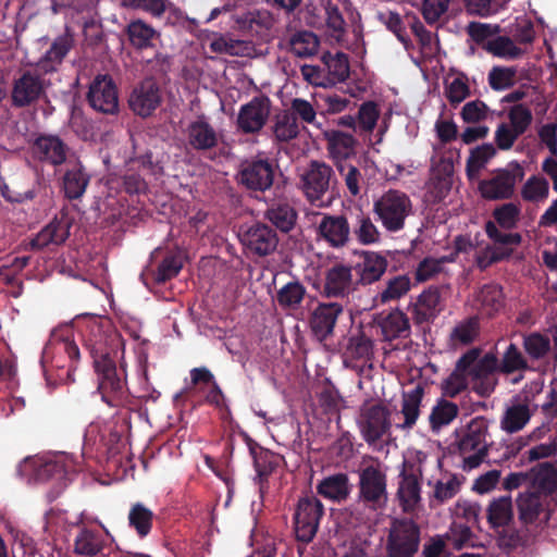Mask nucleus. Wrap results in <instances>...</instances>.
<instances>
[{
    "label": "nucleus",
    "instance_id": "obj_1",
    "mask_svg": "<svg viewBox=\"0 0 557 557\" xmlns=\"http://www.w3.org/2000/svg\"><path fill=\"white\" fill-rule=\"evenodd\" d=\"M84 346L95 358V366L99 372V389L103 396L123 388V381L117 376L116 369L108 358V348L120 342L112 322L102 315H84L78 322Z\"/></svg>",
    "mask_w": 557,
    "mask_h": 557
},
{
    "label": "nucleus",
    "instance_id": "obj_2",
    "mask_svg": "<svg viewBox=\"0 0 557 557\" xmlns=\"http://www.w3.org/2000/svg\"><path fill=\"white\" fill-rule=\"evenodd\" d=\"M77 470L76 461L67 455L54 457L29 456L17 466V475L27 484L55 482L59 485L67 479L71 472Z\"/></svg>",
    "mask_w": 557,
    "mask_h": 557
},
{
    "label": "nucleus",
    "instance_id": "obj_3",
    "mask_svg": "<svg viewBox=\"0 0 557 557\" xmlns=\"http://www.w3.org/2000/svg\"><path fill=\"white\" fill-rule=\"evenodd\" d=\"M459 369L468 375L473 391L480 396L493 393L498 370V359L494 354L482 355L479 349H471L459 359Z\"/></svg>",
    "mask_w": 557,
    "mask_h": 557
},
{
    "label": "nucleus",
    "instance_id": "obj_4",
    "mask_svg": "<svg viewBox=\"0 0 557 557\" xmlns=\"http://www.w3.org/2000/svg\"><path fill=\"white\" fill-rule=\"evenodd\" d=\"M79 357L77 345L71 339L52 342L42 355V367L48 384L72 381L73 363Z\"/></svg>",
    "mask_w": 557,
    "mask_h": 557
},
{
    "label": "nucleus",
    "instance_id": "obj_5",
    "mask_svg": "<svg viewBox=\"0 0 557 557\" xmlns=\"http://www.w3.org/2000/svg\"><path fill=\"white\" fill-rule=\"evenodd\" d=\"M487 422L483 418H474L468 424L458 443L459 467L463 471L479 468L487 456Z\"/></svg>",
    "mask_w": 557,
    "mask_h": 557
},
{
    "label": "nucleus",
    "instance_id": "obj_6",
    "mask_svg": "<svg viewBox=\"0 0 557 557\" xmlns=\"http://www.w3.org/2000/svg\"><path fill=\"white\" fill-rule=\"evenodd\" d=\"M373 211L387 232L396 233L405 227L407 218L412 214V203L405 193L388 190L374 202Z\"/></svg>",
    "mask_w": 557,
    "mask_h": 557
},
{
    "label": "nucleus",
    "instance_id": "obj_7",
    "mask_svg": "<svg viewBox=\"0 0 557 557\" xmlns=\"http://www.w3.org/2000/svg\"><path fill=\"white\" fill-rule=\"evenodd\" d=\"M425 455L421 451L416 454L414 460L406 458L399 474L397 498L400 507L406 512L416 511L421 503L420 479L422 478L421 462Z\"/></svg>",
    "mask_w": 557,
    "mask_h": 557
},
{
    "label": "nucleus",
    "instance_id": "obj_8",
    "mask_svg": "<svg viewBox=\"0 0 557 557\" xmlns=\"http://www.w3.org/2000/svg\"><path fill=\"white\" fill-rule=\"evenodd\" d=\"M360 499L373 509L387 503L386 472L382 465L372 462L359 472Z\"/></svg>",
    "mask_w": 557,
    "mask_h": 557
},
{
    "label": "nucleus",
    "instance_id": "obj_9",
    "mask_svg": "<svg viewBox=\"0 0 557 557\" xmlns=\"http://www.w3.org/2000/svg\"><path fill=\"white\" fill-rule=\"evenodd\" d=\"M520 214V207L516 203L508 202L497 207L493 212L495 222L488 221L485 226L488 237L493 239L495 244H500L506 247L518 245L521 240L519 234L499 231L497 225L506 231L511 230L517 226Z\"/></svg>",
    "mask_w": 557,
    "mask_h": 557
},
{
    "label": "nucleus",
    "instance_id": "obj_10",
    "mask_svg": "<svg viewBox=\"0 0 557 557\" xmlns=\"http://www.w3.org/2000/svg\"><path fill=\"white\" fill-rule=\"evenodd\" d=\"M420 544V531L411 520L393 522L386 543L388 557H413Z\"/></svg>",
    "mask_w": 557,
    "mask_h": 557
},
{
    "label": "nucleus",
    "instance_id": "obj_11",
    "mask_svg": "<svg viewBox=\"0 0 557 557\" xmlns=\"http://www.w3.org/2000/svg\"><path fill=\"white\" fill-rule=\"evenodd\" d=\"M522 176L523 170L518 164L497 170L479 184L480 194L487 200L508 199L513 195L516 184Z\"/></svg>",
    "mask_w": 557,
    "mask_h": 557
},
{
    "label": "nucleus",
    "instance_id": "obj_12",
    "mask_svg": "<svg viewBox=\"0 0 557 557\" xmlns=\"http://www.w3.org/2000/svg\"><path fill=\"white\" fill-rule=\"evenodd\" d=\"M323 515V505L313 496H306L299 499L294 515L295 534L297 540L310 542L319 528Z\"/></svg>",
    "mask_w": 557,
    "mask_h": 557
},
{
    "label": "nucleus",
    "instance_id": "obj_13",
    "mask_svg": "<svg viewBox=\"0 0 557 557\" xmlns=\"http://www.w3.org/2000/svg\"><path fill=\"white\" fill-rule=\"evenodd\" d=\"M87 100L90 107L104 114L119 111V95L115 83L109 75H98L89 85Z\"/></svg>",
    "mask_w": 557,
    "mask_h": 557
},
{
    "label": "nucleus",
    "instance_id": "obj_14",
    "mask_svg": "<svg viewBox=\"0 0 557 557\" xmlns=\"http://www.w3.org/2000/svg\"><path fill=\"white\" fill-rule=\"evenodd\" d=\"M271 113V101L267 97H255L239 108L237 128L244 134H257L267 124Z\"/></svg>",
    "mask_w": 557,
    "mask_h": 557
},
{
    "label": "nucleus",
    "instance_id": "obj_15",
    "mask_svg": "<svg viewBox=\"0 0 557 557\" xmlns=\"http://www.w3.org/2000/svg\"><path fill=\"white\" fill-rule=\"evenodd\" d=\"M333 178V170L323 162L312 161L301 175V188L311 203H318L326 194Z\"/></svg>",
    "mask_w": 557,
    "mask_h": 557
},
{
    "label": "nucleus",
    "instance_id": "obj_16",
    "mask_svg": "<svg viewBox=\"0 0 557 557\" xmlns=\"http://www.w3.org/2000/svg\"><path fill=\"white\" fill-rule=\"evenodd\" d=\"M361 434L366 442L375 443L388 430V412L382 405L364 406L358 420Z\"/></svg>",
    "mask_w": 557,
    "mask_h": 557
},
{
    "label": "nucleus",
    "instance_id": "obj_17",
    "mask_svg": "<svg viewBox=\"0 0 557 557\" xmlns=\"http://www.w3.org/2000/svg\"><path fill=\"white\" fill-rule=\"evenodd\" d=\"M45 88V79L36 72L27 71L13 84L12 102L16 107L29 106L41 97Z\"/></svg>",
    "mask_w": 557,
    "mask_h": 557
},
{
    "label": "nucleus",
    "instance_id": "obj_18",
    "mask_svg": "<svg viewBox=\"0 0 557 557\" xmlns=\"http://www.w3.org/2000/svg\"><path fill=\"white\" fill-rule=\"evenodd\" d=\"M161 90L153 79H145L134 88L129 97V107L143 117L149 116L161 103Z\"/></svg>",
    "mask_w": 557,
    "mask_h": 557
},
{
    "label": "nucleus",
    "instance_id": "obj_19",
    "mask_svg": "<svg viewBox=\"0 0 557 557\" xmlns=\"http://www.w3.org/2000/svg\"><path fill=\"white\" fill-rule=\"evenodd\" d=\"M342 312L343 307L337 302L319 304L312 310L309 324L318 341L322 342L333 334L334 326Z\"/></svg>",
    "mask_w": 557,
    "mask_h": 557
},
{
    "label": "nucleus",
    "instance_id": "obj_20",
    "mask_svg": "<svg viewBox=\"0 0 557 557\" xmlns=\"http://www.w3.org/2000/svg\"><path fill=\"white\" fill-rule=\"evenodd\" d=\"M359 281L354 278L352 269L346 264L338 263L326 271L324 281V293L329 297H347L356 290Z\"/></svg>",
    "mask_w": 557,
    "mask_h": 557
},
{
    "label": "nucleus",
    "instance_id": "obj_21",
    "mask_svg": "<svg viewBox=\"0 0 557 557\" xmlns=\"http://www.w3.org/2000/svg\"><path fill=\"white\" fill-rule=\"evenodd\" d=\"M277 242L275 232L264 224H253L242 234L243 245L258 256H267L273 252Z\"/></svg>",
    "mask_w": 557,
    "mask_h": 557
},
{
    "label": "nucleus",
    "instance_id": "obj_22",
    "mask_svg": "<svg viewBox=\"0 0 557 557\" xmlns=\"http://www.w3.org/2000/svg\"><path fill=\"white\" fill-rule=\"evenodd\" d=\"M238 181L249 189L265 190L273 183V168L265 160H255L243 164Z\"/></svg>",
    "mask_w": 557,
    "mask_h": 557
},
{
    "label": "nucleus",
    "instance_id": "obj_23",
    "mask_svg": "<svg viewBox=\"0 0 557 557\" xmlns=\"http://www.w3.org/2000/svg\"><path fill=\"white\" fill-rule=\"evenodd\" d=\"M69 148L53 135L39 136L33 145V153L40 161L60 165L66 161Z\"/></svg>",
    "mask_w": 557,
    "mask_h": 557
},
{
    "label": "nucleus",
    "instance_id": "obj_24",
    "mask_svg": "<svg viewBox=\"0 0 557 557\" xmlns=\"http://www.w3.org/2000/svg\"><path fill=\"white\" fill-rule=\"evenodd\" d=\"M319 236L330 246L343 247L349 238L350 228L342 215H324L318 226Z\"/></svg>",
    "mask_w": 557,
    "mask_h": 557
},
{
    "label": "nucleus",
    "instance_id": "obj_25",
    "mask_svg": "<svg viewBox=\"0 0 557 557\" xmlns=\"http://www.w3.org/2000/svg\"><path fill=\"white\" fill-rule=\"evenodd\" d=\"M503 289L497 284H486L475 294L473 307L482 314L492 317L504 308Z\"/></svg>",
    "mask_w": 557,
    "mask_h": 557
},
{
    "label": "nucleus",
    "instance_id": "obj_26",
    "mask_svg": "<svg viewBox=\"0 0 557 557\" xmlns=\"http://www.w3.org/2000/svg\"><path fill=\"white\" fill-rule=\"evenodd\" d=\"M70 235V223L65 218L54 219L32 239L34 248L41 249L50 244L60 245Z\"/></svg>",
    "mask_w": 557,
    "mask_h": 557
},
{
    "label": "nucleus",
    "instance_id": "obj_27",
    "mask_svg": "<svg viewBox=\"0 0 557 557\" xmlns=\"http://www.w3.org/2000/svg\"><path fill=\"white\" fill-rule=\"evenodd\" d=\"M326 13L327 32L335 41H339L345 33V21L341 11H348L349 0H320Z\"/></svg>",
    "mask_w": 557,
    "mask_h": 557
},
{
    "label": "nucleus",
    "instance_id": "obj_28",
    "mask_svg": "<svg viewBox=\"0 0 557 557\" xmlns=\"http://www.w3.org/2000/svg\"><path fill=\"white\" fill-rule=\"evenodd\" d=\"M187 137L189 145L199 150L210 149L218 143L216 132L203 116L188 125Z\"/></svg>",
    "mask_w": 557,
    "mask_h": 557
},
{
    "label": "nucleus",
    "instance_id": "obj_29",
    "mask_svg": "<svg viewBox=\"0 0 557 557\" xmlns=\"http://www.w3.org/2000/svg\"><path fill=\"white\" fill-rule=\"evenodd\" d=\"M386 259L375 252H367L356 264V271L359 275V283L371 284L384 274L386 271Z\"/></svg>",
    "mask_w": 557,
    "mask_h": 557
},
{
    "label": "nucleus",
    "instance_id": "obj_30",
    "mask_svg": "<svg viewBox=\"0 0 557 557\" xmlns=\"http://www.w3.org/2000/svg\"><path fill=\"white\" fill-rule=\"evenodd\" d=\"M531 419L529 405L512 403L508 405L500 419V429L506 433H516L522 430Z\"/></svg>",
    "mask_w": 557,
    "mask_h": 557
},
{
    "label": "nucleus",
    "instance_id": "obj_31",
    "mask_svg": "<svg viewBox=\"0 0 557 557\" xmlns=\"http://www.w3.org/2000/svg\"><path fill=\"white\" fill-rule=\"evenodd\" d=\"M423 391L417 386L404 394L400 414L404 421L396 423V428L400 430H410L416 424L420 414V405L422 401Z\"/></svg>",
    "mask_w": 557,
    "mask_h": 557
},
{
    "label": "nucleus",
    "instance_id": "obj_32",
    "mask_svg": "<svg viewBox=\"0 0 557 557\" xmlns=\"http://www.w3.org/2000/svg\"><path fill=\"white\" fill-rule=\"evenodd\" d=\"M89 183V176L83 170L81 163H75L63 176V189L70 199L82 197Z\"/></svg>",
    "mask_w": 557,
    "mask_h": 557
},
{
    "label": "nucleus",
    "instance_id": "obj_33",
    "mask_svg": "<svg viewBox=\"0 0 557 557\" xmlns=\"http://www.w3.org/2000/svg\"><path fill=\"white\" fill-rule=\"evenodd\" d=\"M327 149L335 160H343L350 157L355 151V138L352 135L339 131L325 133Z\"/></svg>",
    "mask_w": 557,
    "mask_h": 557
},
{
    "label": "nucleus",
    "instance_id": "obj_34",
    "mask_svg": "<svg viewBox=\"0 0 557 557\" xmlns=\"http://www.w3.org/2000/svg\"><path fill=\"white\" fill-rule=\"evenodd\" d=\"M108 539L98 532L84 529L75 539V553L84 556H97L107 546Z\"/></svg>",
    "mask_w": 557,
    "mask_h": 557
},
{
    "label": "nucleus",
    "instance_id": "obj_35",
    "mask_svg": "<svg viewBox=\"0 0 557 557\" xmlns=\"http://www.w3.org/2000/svg\"><path fill=\"white\" fill-rule=\"evenodd\" d=\"M318 492L331 500L341 502L346 499L350 492L347 475L339 473L325 478L318 485Z\"/></svg>",
    "mask_w": 557,
    "mask_h": 557
},
{
    "label": "nucleus",
    "instance_id": "obj_36",
    "mask_svg": "<svg viewBox=\"0 0 557 557\" xmlns=\"http://www.w3.org/2000/svg\"><path fill=\"white\" fill-rule=\"evenodd\" d=\"M272 132L277 141H289L296 138L300 132V125L294 113L288 110L281 111L275 115Z\"/></svg>",
    "mask_w": 557,
    "mask_h": 557
},
{
    "label": "nucleus",
    "instance_id": "obj_37",
    "mask_svg": "<svg viewBox=\"0 0 557 557\" xmlns=\"http://www.w3.org/2000/svg\"><path fill=\"white\" fill-rule=\"evenodd\" d=\"M484 48L493 55L506 60L519 59L525 53L524 49L507 36H497L487 40Z\"/></svg>",
    "mask_w": 557,
    "mask_h": 557
},
{
    "label": "nucleus",
    "instance_id": "obj_38",
    "mask_svg": "<svg viewBox=\"0 0 557 557\" xmlns=\"http://www.w3.org/2000/svg\"><path fill=\"white\" fill-rule=\"evenodd\" d=\"M517 503L520 519L525 523L534 522L544 509V499L540 492L522 493Z\"/></svg>",
    "mask_w": 557,
    "mask_h": 557
},
{
    "label": "nucleus",
    "instance_id": "obj_39",
    "mask_svg": "<svg viewBox=\"0 0 557 557\" xmlns=\"http://www.w3.org/2000/svg\"><path fill=\"white\" fill-rule=\"evenodd\" d=\"M533 484L540 493H552L557 488V463L543 462L532 469Z\"/></svg>",
    "mask_w": 557,
    "mask_h": 557
},
{
    "label": "nucleus",
    "instance_id": "obj_40",
    "mask_svg": "<svg viewBox=\"0 0 557 557\" xmlns=\"http://www.w3.org/2000/svg\"><path fill=\"white\" fill-rule=\"evenodd\" d=\"M496 149L492 144H483L471 150L467 160V174L469 178H476L480 171L495 156Z\"/></svg>",
    "mask_w": 557,
    "mask_h": 557
},
{
    "label": "nucleus",
    "instance_id": "obj_41",
    "mask_svg": "<svg viewBox=\"0 0 557 557\" xmlns=\"http://www.w3.org/2000/svg\"><path fill=\"white\" fill-rule=\"evenodd\" d=\"M71 46L72 38L69 35L58 37L51 48L46 52L45 59L40 62V69L46 72L53 71L55 65L59 64L70 51Z\"/></svg>",
    "mask_w": 557,
    "mask_h": 557
},
{
    "label": "nucleus",
    "instance_id": "obj_42",
    "mask_svg": "<svg viewBox=\"0 0 557 557\" xmlns=\"http://www.w3.org/2000/svg\"><path fill=\"white\" fill-rule=\"evenodd\" d=\"M470 94L468 79L463 74H450L445 79V96L451 104H459Z\"/></svg>",
    "mask_w": 557,
    "mask_h": 557
},
{
    "label": "nucleus",
    "instance_id": "obj_43",
    "mask_svg": "<svg viewBox=\"0 0 557 557\" xmlns=\"http://www.w3.org/2000/svg\"><path fill=\"white\" fill-rule=\"evenodd\" d=\"M461 483L460 479L455 474L446 475L437 480L434 484L431 504L434 502L443 504L453 498L460 491Z\"/></svg>",
    "mask_w": 557,
    "mask_h": 557
},
{
    "label": "nucleus",
    "instance_id": "obj_44",
    "mask_svg": "<svg viewBox=\"0 0 557 557\" xmlns=\"http://www.w3.org/2000/svg\"><path fill=\"white\" fill-rule=\"evenodd\" d=\"M127 34L131 42L137 48L151 46L157 30L141 20L133 21L127 26Z\"/></svg>",
    "mask_w": 557,
    "mask_h": 557
},
{
    "label": "nucleus",
    "instance_id": "obj_45",
    "mask_svg": "<svg viewBox=\"0 0 557 557\" xmlns=\"http://www.w3.org/2000/svg\"><path fill=\"white\" fill-rule=\"evenodd\" d=\"M318 48L319 39L311 32H299L290 40V49L297 57H311L317 53Z\"/></svg>",
    "mask_w": 557,
    "mask_h": 557
},
{
    "label": "nucleus",
    "instance_id": "obj_46",
    "mask_svg": "<svg viewBox=\"0 0 557 557\" xmlns=\"http://www.w3.org/2000/svg\"><path fill=\"white\" fill-rule=\"evenodd\" d=\"M323 62L327 69V73L330 75V82H343L349 75V63L346 54L336 53L331 54L326 53L323 55Z\"/></svg>",
    "mask_w": 557,
    "mask_h": 557
},
{
    "label": "nucleus",
    "instance_id": "obj_47",
    "mask_svg": "<svg viewBox=\"0 0 557 557\" xmlns=\"http://www.w3.org/2000/svg\"><path fill=\"white\" fill-rule=\"evenodd\" d=\"M458 414V407L448 400H440L432 409L430 423L433 430L449 424Z\"/></svg>",
    "mask_w": 557,
    "mask_h": 557
},
{
    "label": "nucleus",
    "instance_id": "obj_48",
    "mask_svg": "<svg viewBox=\"0 0 557 557\" xmlns=\"http://www.w3.org/2000/svg\"><path fill=\"white\" fill-rule=\"evenodd\" d=\"M381 110L374 101L363 102L358 111L357 127L364 133H372L377 125Z\"/></svg>",
    "mask_w": 557,
    "mask_h": 557
},
{
    "label": "nucleus",
    "instance_id": "obj_49",
    "mask_svg": "<svg viewBox=\"0 0 557 557\" xmlns=\"http://www.w3.org/2000/svg\"><path fill=\"white\" fill-rule=\"evenodd\" d=\"M549 193L548 182L539 176H532L527 180L521 188V196L524 200L531 202H541L547 199Z\"/></svg>",
    "mask_w": 557,
    "mask_h": 557
},
{
    "label": "nucleus",
    "instance_id": "obj_50",
    "mask_svg": "<svg viewBox=\"0 0 557 557\" xmlns=\"http://www.w3.org/2000/svg\"><path fill=\"white\" fill-rule=\"evenodd\" d=\"M306 289L298 282H289L277 293V302L286 309H296L305 297Z\"/></svg>",
    "mask_w": 557,
    "mask_h": 557
},
{
    "label": "nucleus",
    "instance_id": "obj_51",
    "mask_svg": "<svg viewBox=\"0 0 557 557\" xmlns=\"http://www.w3.org/2000/svg\"><path fill=\"white\" fill-rule=\"evenodd\" d=\"M152 517V511L141 504L134 505L128 513L129 524L141 537L146 536L150 532Z\"/></svg>",
    "mask_w": 557,
    "mask_h": 557
},
{
    "label": "nucleus",
    "instance_id": "obj_52",
    "mask_svg": "<svg viewBox=\"0 0 557 557\" xmlns=\"http://www.w3.org/2000/svg\"><path fill=\"white\" fill-rule=\"evenodd\" d=\"M410 280L406 275H398L389 280L386 287L379 294L382 304L397 300L410 290Z\"/></svg>",
    "mask_w": 557,
    "mask_h": 557
},
{
    "label": "nucleus",
    "instance_id": "obj_53",
    "mask_svg": "<svg viewBox=\"0 0 557 557\" xmlns=\"http://www.w3.org/2000/svg\"><path fill=\"white\" fill-rule=\"evenodd\" d=\"M488 521L493 527L507 524L511 519V499L510 497H500L495 499L488 506Z\"/></svg>",
    "mask_w": 557,
    "mask_h": 557
},
{
    "label": "nucleus",
    "instance_id": "obj_54",
    "mask_svg": "<svg viewBox=\"0 0 557 557\" xmlns=\"http://www.w3.org/2000/svg\"><path fill=\"white\" fill-rule=\"evenodd\" d=\"M479 334V323L474 318L462 321L457 324L451 334L450 339L454 345H468L472 343Z\"/></svg>",
    "mask_w": 557,
    "mask_h": 557
},
{
    "label": "nucleus",
    "instance_id": "obj_55",
    "mask_svg": "<svg viewBox=\"0 0 557 557\" xmlns=\"http://www.w3.org/2000/svg\"><path fill=\"white\" fill-rule=\"evenodd\" d=\"M268 218L277 228L288 232L295 224L296 213L288 205H280L268 211Z\"/></svg>",
    "mask_w": 557,
    "mask_h": 557
},
{
    "label": "nucleus",
    "instance_id": "obj_56",
    "mask_svg": "<svg viewBox=\"0 0 557 557\" xmlns=\"http://www.w3.org/2000/svg\"><path fill=\"white\" fill-rule=\"evenodd\" d=\"M440 301V292L436 288H429L419 296L417 311L424 319H429L438 311Z\"/></svg>",
    "mask_w": 557,
    "mask_h": 557
},
{
    "label": "nucleus",
    "instance_id": "obj_57",
    "mask_svg": "<svg viewBox=\"0 0 557 557\" xmlns=\"http://www.w3.org/2000/svg\"><path fill=\"white\" fill-rule=\"evenodd\" d=\"M408 320L400 311L391 312L382 324L383 333L388 339L400 336L408 330Z\"/></svg>",
    "mask_w": 557,
    "mask_h": 557
},
{
    "label": "nucleus",
    "instance_id": "obj_58",
    "mask_svg": "<svg viewBox=\"0 0 557 557\" xmlns=\"http://www.w3.org/2000/svg\"><path fill=\"white\" fill-rule=\"evenodd\" d=\"M516 74L513 67L495 66L488 73L490 86L495 90H505L513 85Z\"/></svg>",
    "mask_w": 557,
    "mask_h": 557
},
{
    "label": "nucleus",
    "instance_id": "obj_59",
    "mask_svg": "<svg viewBox=\"0 0 557 557\" xmlns=\"http://www.w3.org/2000/svg\"><path fill=\"white\" fill-rule=\"evenodd\" d=\"M453 261V258H425L422 260L417 270H416V278L418 282H425L434 277L437 273L443 270V265L446 262Z\"/></svg>",
    "mask_w": 557,
    "mask_h": 557
},
{
    "label": "nucleus",
    "instance_id": "obj_60",
    "mask_svg": "<svg viewBox=\"0 0 557 557\" xmlns=\"http://www.w3.org/2000/svg\"><path fill=\"white\" fill-rule=\"evenodd\" d=\"M445 537L457 549L472 544V532L470 527L457 521L451 523V527Z\"/></svg>",
    "mask_w": 557,
    "mask_h": 557
},
{
    "label": "nucleus",
    "instance_id": "obj_61",
    "mask_svg": "<svg viewBox=\"0 0 557 557\" xmlns=\"http://www.w3.org/2000/svg\"><path fill=\"white\" fill-rule=\"evenodd\" d=\"M183 268V257L181 253L171 255L164 258L160 263L157 273L156 281L163 283L172 277L176 276Z\"/></svg>",
    "mask_w": 557,
    "mask_h": 557
},
{
    "label": "nucleus",
    "instance_id": "obj_62",
    "mask_svg": "<svg viewBox=\"0 0 557 557\" xmlns=\"http://www.w3.org/2000/svg\"><path fill=\"white\" fill-rule=\"evenodd\" d=\"M509 33L515 40L521 45H530L535 39L533 23L528 18L518 17L516 23L510 27Z\"/></svg>",
    "mask_w": 557,
    "mask_h": 557
},
{
    "label": "nucleus",
    "instance_id": "obj_63",
    "mask_svg": "<svg viewBox=\"0 0 557 557\" xmlns=\"http://www.w3.org/2000/svg\"><path fill=\"white\" fill-rule=\"evenodd\" d=\"M450 0H423L422 14L429 24L438 22L448 11Z\"/></svg>",
    "mask_w": 557,
    "mask_h": 557
},
{
    "label": "nucleus",
    "instance_id": "obj_64",
    "mask_svg": "<svg viewBox=\"0 0 557 557\" xmlns=\"http://www.w3.org/2000/svg\"><path fill=\"white\" fill-rule=\"evenodd\" d=\"M358 240L363 245L374 244L380 239V232L370 218L361 216L356 228Z\"/></svg>",
    "mask_w": 557,
    "mask_h": 557
}]
</instances>
